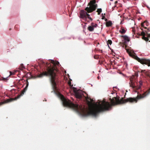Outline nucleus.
Segmentation results:
<instances>
[{
	"mask_svg": "<svg viewBox=\"0 0 150 150\" xmlns=\"http://www.w3.org/2000/svg\"><path fill=\"white\" fill-rule=\"evenodd\" d=\"M150 93V89L145 92L142 95H138L135 98H129L124 99L122 98L120 100L116 97H114L112 99H110L111 103L109 102L103 100L101 103H99L98 105H97L95 108L89 111H88L84 107L81 105L73 103L72 109L84 116L89 115L96 116L100 112L111 109L112 106L127 102L131 103H137L138 100L144 98Z\"/></svg>",
	"mask_w": 150,
	"mask_h": 150,
	"instance_id": "nucleus-1",
	"label": "nucleus"
},
{
	"mask_svg": "<svg viewBox=\"0 0 150 150\" xmlns=\"http://www.w3.org/2000/svg\"><path fill=\"white\" fill-rule=\"evenodd\" d=\"M57 71V70L55 68L48 66L47 67L46 71H43L38 76V77L41 78L44 76H48L50 78L53 88L55 89L56 88V81L57 80L56 74Z\"/></svg>",
	"mask_w": 150,
	"mask_h": 150,
	"instance_id": "nucleus-2",
	"label": "nucleus"
},
{
	"mask_svg": "<svg viewBox=\"0 0 150 150\" xmlns=\"http://www.w3.org/2000/svg\"><path fill=\"white\" fill-rule=\"evenodd\" d=\"M88 7H86L85 10H81L80 12V18H88L91 21L93 19L90 17V15L88 13H91L95 11L98 7V5L96 4V0H92L88 4Z\"/></svg>",
	"mask_w": 150,
	"mask_h": 150,
	"instance_id": "nucleus-3",
	"label": "nucleus"
},
{
	"mask_svg": "<svg viewBox=\"0 0 150 150\" xmlns=\"http://www.w3.org/2000/svg\"><path fill=\"white\" fill-rule=\"evenodd\" d=\"M74 92L75 93V96L77 98L81 99L83 98H85L86 101L89 103V100L92 101V100L88 97H86L85 96L83 93L81 91H75L74 90Z\"/></svg>",
	"mask_w": 150,
	"mask_h": 150,
	"instance_id": "nucleus-4",
	"label": "nucleus"
},
{
	"mask_svg": "<svg viewBox=\"0 0 150 150\" xmlns=\"http://www.w3.org/2000/svg\"><path fill=\"white\" fill-rule=\"evenodd\" d=\"M133 57L141 64H146L148 66H150V60L144 59H140L137 56L135 55H133Z\"/></svg>",
	"mask_w": 150,
	"mask_h": 150,
	"instance_id": "nucleus-5",
	"label": "nucleus"
},
{
	"mask_svg": "<svg viewBox=\"0 0 150 150\" xmlns=\"http://www.w3.org/2000/svg\"><path fill=\"white\" fill-rule=\"evenodd\" d=\"M139 86H138V84H137V86L135 83H134L133 81H131L130 86L133 88H136L137 89H139L140 88L141 86L142 85V81H140L139 82Z\"/></svg>",
	"mask_w": 150,
	"mask_h": 150,
	"instance_id": "nucleus-6",
	"label": "nucleus"
},
{
	"mask_svg": "<svg viewBox=\"0 0 150 150\" xmlns=\"http://www.w3.org/2000/svg\"><path fill=\"white\" fill-rule=\"evenodd\" d=\"M20 97V96H18L17 97H16L15 98H11L10 99H8L6 100H4L3 102L0 103V105L6 103L10 102L12 101H13L16 100L18 98H19Z\"/></svg>",
	"mask_w": 150,
	"mask_h": 150,
	"instance_id": "nucleus-7",
	"label": "nucleus"
},
{
	"mask_svg": "<svg viewBox=\"0 0 150 150\" xmlns=\"http://www.w3.org/2000/svg\"><path fill=\"white\" fill-rule=\"evenodd\" d=\"M115 6L113 7H112V8L113 10L114 9V8H115V7L117 8H118L120 7H122V5L120 3H118L117 1H115Z\"/></svg>",
	"mask_w": 150,
	"mask_h": 150,
	"instance_id": "nucleus-8",
	"label": "nucleus"
},
{
	"mask_svg": "<svg viewBox=\"0 0 150 150\" xmlns=\"http://www.w3.org/2000/svg\"><path fill=\"white\" fill-rule=\"evenodd\" d=\"M121 37H123L125 41L127 42H129L130 41V38L126 35H122L121 36Z\"/></svg>",
	"mask_w": 150,
	"mask_h": 150,
	"instance_id": "nucleus-9",
	"label": "nucleus"
},
{
	"mask_svg": "<svg viewBox=\"0 0 150 150\" xmlns=\"http://www.w3.org/2000/svg\"><path fill=\"white\" fill-rule=\"evenodd\" d=\"M28 86V83L27 82V83L26 84V85L25 88H24L23 90L22 91L21 93V95H22L24 94V93L27 90Z\"/></svg>",
	"mask_w": 150,
	"mask_h": 150,
	"instance_id": "nucleus-10",
	"label": "nucleus"
},
{
	"mask_svg": "<svg viewBox=\"0 0 150 150\" xmlns=\"http://www.w3.org/2000/svg\"><path fill=\"white\" fill-rule=\"evenodd\" d=\"M119 32L122 34H124L126 33V30H125L123 27H121Z\"/></svg>",
	"mask_w": 150,
	"mask_h": 150,
	"instance_id": "nucleus-11",
	"label": "nucleus"
},
{
	"mask_svg": "<svg viewBox=\"0 0 150 150\" xmlns=\"http://www.w3.org/2000/svg\"><path fill=\"white\" fill-rule=\"evenodd\" d=\"M112 25V23L111 21H109L108 22H106V26L107 27L111 26Z\"/></svg>",
	"mask_w": 150,
	"mask_h": 150,
	"instance_id": "nucleus-12",
	"label": "nucleus"
},
{
	"mask_svg": "<svg viewBox=\"0 0 150 150\" xmlns=\"http://www.w3.org/2000/svg\"><path fill=\"white\" fill-rule=\"evenodd\" d=\"M94 27L92 26H89L88 28V29L90 31H93L94 29Z\"/></svg>",
	"mask_w": 150,
	"mask_h": 150,
	"instance_id": "nucleus-13",
	"label": "nucleus"
},
{
	"mask_svg": "<svg viewBox=\"0 0 150 150\" xmlns=\"http://www.w3.org/2000/svg\"><path fill=\"white\" fill-rule=\"evenodd\" d=\"M147 21H144L143 23H142L141 24V26L142 27H144V28L146 29L147 28L146 27L144 26V23H147Z\"/></svg>",
	"mask_w": 150,
	"mask_h": 150,
	"instance_id": "nucleus-14",
	"label": "nucleus"
},
{
	"mask_svg": "<svg viewBox=\"0 0 150 150\" xmlns=\"http://www.w3.org/2000/svg\"><path fill=\"white\" fill-rule=\"evenodd\" d=\"M51 63L53 64L54 66L56 65H58L59 64V63L58 62H55L54 60L51 61Z\"/></svg>",
	"mask_w": 150,
	"mask_h": 150,
	"instance_id": "nucleus-15",
	"label": "nucleus"
},
{
	"mask_svg": "<svg viewBox=\"0 0 150 150\" xmlns=\"http://www.w3.org/2000/svg\"><path fill=\"white\" fill-rule=\"evenodd\" d=\"M102 11V10L101 8L97 9L96 11V12L98 13V15H100Z\"/></svg>",
	"mask_w": 150,
	"mask_h": 150,
	"instance_id": "nucleus-16",
	"label": "nucleus"
},
{
	"mask_svg": "<svg viewBox=\"0 0 150 150\" xmlns=\"http://www.w3.org/2000/svg\"><path fill=\"white\" fill-rule=\"evenodd\" d=\"M98 26V25L97 24H94L93 23H91V26H92L95 28H96Z\"/></svg>",
	"mask_w": 150,
	"mask_h": 150,
	"instance_id": "nucleus-17",
	"label": "nucleus"
},
{
	"mask_svg": "<svg viewBox=\"0 0 150 150\" xmlns=\"http://www.w3.org/2000/svg\"><path fill=\"white\" fill-rule=\"evenodd\" d=\"M142 38L146 41H147L149 40V39L148 38L145 37V36H144L142 37Z\"/></svg>",
	"mask_w": 150,
	"mask_h": 150,
	"instance_id": "nucleus-18",
	"label": "nucleus"
},
{
	"mask_svg": "<svg viewBox=\"0 0 150 150\" xmlns=\"http://www.w3.org/2000/svg\"><path fill=\"white\" fill-rule=\"evenodd\" d=\"M112 43V41L111 40H108L107 41L108 44H109L111 45Z\"/></svg>",
	"mask_w": 150,
	"mask_h": 150,
	"instance_id": "nucleus-19",
	"label": "nucleus"
},
{
	"mask_svg": "<svg viewBox=\"0 0 150 150\" xmlns=\"http://www.w3.org/2000/svg\"><path fill=\"white\" fill-rule=\"evenodd\" d=\"M94 57L95 59H97L99 58V56L98 55H94Z\"/></svg>",
	"mask_w": 150,
	"mask_h": 150,
	"instance_id": "nucleus-20",
	"label": "nucleus"
},
{
	"mask_svg": "<svg viewBox=\"0 0 150 150\" xmlns=\"http://www.w3.org/2000/svg\"><path fill=\"white\" fill-rule=\"evenodd\" d=\"M141 35L142 36V37L144 36H145V33L144 32V31H142L141 33Z\"/></svg>",
	"mask_w": 150,
	"mask_h": 150,
	"instance_id": "nucleus-21",
	"label": "nucleus"
},
{
	"mask_svg": "<svg viewBox=\"0 0 150 150\" xmlns=\"http://www.w3.org/2000/svg\"><path fill=\"white\" fill-rule=\"evenodd\" d=\"M68 83L69 86H71V82H68Z\"/></svg>",
	"mask_w": 150,
	"mask_h": 150,
	"instance_id": "nucleus-22",
	"label": "nucleus"
},
{
	"mask_svg": "<svg viewBox=\"0 0 150 150\" xmlns=\"http://www.w3.org/2000/svg\"><path fill=\"white\" fill-rule=\"evenodd\" d=\"M145 73L146 74H147V75L149 76V73H148L147 71H146Z\"/></svg>",
	"mask_w": 150,
	"mask_h": 150,
	"instance_id": "nucleus-23",
	"label": "nucleus"
},
{
	"mask_svg": "<svg viewBox=\"0 0 150 150\" xmlns=\"http://www.w3.org/2000/svg\"><path fill=\"white\" fill-rule=\"evenodd\" d=\"M147 35H148V36L149 37H150V33H147Z\"/></svg>",
	"mask_w": 150,
	"mask_h": 150,
	"instance_id": "nucleus-24",
	"label": "nucleus"
},
{
	"mask_svg": "<svg viewBox=\"0 0 150 150\" xmlns=\"http://www.w3.org/2000/svg\"><path fill=\"white\" fill-rule=\"evenodd\" d=\"M105 18V17L104 16H103L102 19H104Z\"/></svg>",
	"mask_w": 150,
	"mask_h": 150,
	"instance_id": "nucleus-25",
	"label": "nucleus"
},
{
	"mask_svg": "<svg viewBox=\"0 0 150 150\" xmlns=\"http://www.w3.org/2000/svg\"><path fill=\"white\" fill-rule=\"evenodd\" d=\"M105 21H107H107H108V19H107V18H105Z\"/></svg>",
	"mask_w": 150,
	"mask_h": 150,
	"instance_id": "nucleus-26",
	"label": "nucleus"
},
{
	"mask_svg": "<svg viewBox=\"0 0 150 150\" xmlns=\"http://www.w3.org/2000/svg\"><path fill=\"white\" fill-rule=\"evenodd\" d=\"M148 24V22H147V23H144V24H146V26L148 25V24Z\"/></svg>",
	"mask_w": 150,
	"mask_h": 150,
	"instance_id": "nucleus-27",
	"label": "nucleus"
},
{
	"mask_svg": "<svg viewBox=\"0 0 150 150\" xmlns=\"http://www.w3.org/2000/svg\"><path fill=\"white\" fill-rule=\"evenodd\" d=\"M150 32V31H146V32L147 33H148L149 32ZM145 32H146V31H145Z\"/></svg>",
	"mask_w": 150,
	"mask_h": 150,
	"instance_id": "nucleus-28",
	"label": "nucleus"
},
{
	"mask_svg": "<svg viewBox=\"0 0 150 150\" xmlns=\"http://www.w3.org/2000/svg\"><path fill=\"white\" fill-rule=\"evenodd\" d=\"M46 64L47 66H48V63H46Z\"/></svg>",
	"mask_w": 150,
	"mask_h": 150,
	"instance_id": "nucleus-29",
	"label": "nucleus"
},
{
	"mask_svg": "<svg viewBox=\"0 0 150 150\" xmlns=\"http://www.w3.org/2000/svg\"><path fill=\"white\" fill-rule=\"evenodd\" d=\"M144 71H145V70H142V72H143Z\"/></svg>",
	"mask_w": 150,
	"mask_h": 150,
	"instance_id": "nucleus-30",
	"label": "nucleus"
},
{
	"mask_svg": "<svg viewBox=\"0 0 150 150\" xmlns=\"http://www.w3.org/2000/svg\"><path fill=\"white\" fill-rule=\"evenodd\" d=\"M17 26V25H16L15 26V28H16V26Z\"/></svg>",
	"mask_w": 150,
	"mask_h": 150,
	"instance_id": "nucleus-31",
	"label": "nucleus"
},
{
	"mask_svg": "<svg viewBox=\"0 0 150 150\" xmlns=\"http://www.w3.org/2000/svg\"><path fill=\"white\" fill-rule=\"evenodd\" d=\"M116 88V87H114L113 88Z\"/></svg>",
	"mask_w": 150,
	"mask_h": 150,
	"instance_id": "nucleus-32",
	"label": "nucleus"
}]
</instances>
